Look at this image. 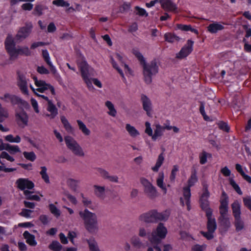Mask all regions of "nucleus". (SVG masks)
<instances>
[{"label":"nucleus","mask_w":251,"mask_h":251,"mask_svg":"<svg viewBox=\"0 0 251 251\" xmlns=\"http://www.w3.org/2000/svg\"><path fill=\"white\" fill-rule=\"evenodd\" d=\"M94 191L95 195L100 199H103L105 196V187L98 185L94 186Z\"/></svg>","instance_id":"obj_26"},{"label":"nucleus","mask_w":251,"mask_h":251,"mask_svg":"<svg viewBox=\"0 0 251 251\" xmlns=\"http://www.w3.org/2000/svg\"><path fill=\"white\" fill-rule=\"evenodd\" d=\"M139 220L146 224L156 223L155 210H152L141 214L139 217Z\"/></svg>","instance_id":"obj_18"},{"label":"nucleus","mask_w":251,"mask_h":251,"mask_svg":"<svg viewBox=\"0 0 251 251\" xmlns=\"http://www.w3.org/2000/svg\"><path fill=\"white\" fill-rule=\"evenodd\" d=\"M243 200L244 205L251 211V197H245Z\"/></svg>","instance_id":"obj_63"},{"label":"nucleus","mask_w":251,"mask_h":251,"mask_svg":"<svg viewBox=\"0 0 251 251\" xmlns=\"http://www.w3.org/2000/svg\"><path fill=\"white\" fill-rule=\"evenodd\" d=\"M52 4L58 7H68L66 10L68 12L75 11V9L73 7L70 6V3L65 0H54L52 1Z\"/></svg>","instance_id":"obj_27"},{"label":"nucleus","mask_w":251,"mask_h":251,"mask_svg":"<svg viewBox=\"0 0 251 251\" xmlns=\"http://www.w3.org/2000/svg\"><path fill=\"white\" fill-rule=\"evenodd\" d=\"M23 236L26 240V242L31 246H35L37 243L35 240V236L30 234L28 231H25L23 233Z\"/></svg>","instance_id":"obj_24"},{"label":"nucleus","mask_w":251,"mask_h":251,"mask_svg":"<svg viewBox=\"0 0 251 251\" xmlns=\"http://www.w3.org/2000/svg\"><path fill=\"white\" fill-rule=\"evenodd\" d=\"M13 95L10 94L9 93H5L3 96H1L0 97V99L6 102H9L11 101V98L12 97Z\"/></svg>","instance_id":"obj_64"},{"label":"nucleus","mask_w":251,"mask_h":251,"mask_svg":"<svg viewBox=\"0 0 251 251\" xmlns=\"http://www.w3.org/2000/svg\"><path fill=\"white\" fill-rule=\"evenodd\" d=\"M79 180L69 178L67 180V185L75 192H76L78 188Z\"/></svg>","instance_id":"obj_34"},{"label":"nucleus","mask_w":251,"mask_h":251,"mask_svg":"<svg viewBox=\"0 0 251 251\" xmlns=\"http://www.w3.org/2000/svg\"><path fill=\"white\" fill-rule=\"evenodd\" d=\"M80 196L82 198V202L84 206L86 207H90V205L92 204V201L91 199L85 197L83 193H81Z\"/></svg>","instance_id":"obj_55"},{"label":"nucleus","mask_w":251,"mask_h":251,"mask_svg":"<svg viewBox=\"0 0 251 251\" xmlns=\"http://www.w3.org/2000/svg\"><path fill=\"white\" fill-rule=\"evenodd\" d=\"M155 129L154 130V134L152 133L151 138L153 141L156 140L158 137L162 136L164 131V128L159 124H156L155 125Z\"/></svg>","instance_id":"obj_29"},{"label":"nucleus","mask_w":251,"mask_h":251,"mask_svg":"<svg viewBox=\"0 0 251 251\" xmlns=\"http://www.w3.org/2000/svg\"><path fill=\"white\" fill-rule=\"evenodd\" d=\"M105 105L108 109V114L112 117H115L117 114V111L114 104L110 101L107 100L105 102Z\"/></svg>","instance_id":"obj_33"},{"label":"nucleus","mask_w":251,"mask_h":251,"mask_svg":"<svg viewBox=\"0 0 251 251\" xmlns=\"http://www.w3.org/2000/svg\"><path fill=\"white\" fill-rule=\"evenodd\" d=\"M77 123L79 129L86 136H89L90 133V130L86 127V125L80 120H77Z\"/></svg>","instance_id":"obj_37"},{"label":"nucleus","mask_w":251,"mask_h":251,"mask_svg":"<svg viewBox=\"0 0 251 251\" xmlns=\"http://www.w3.org/2000/svg\"><path fill=\"white\" fill-rule=\"evenodd\" d=\"M0 157V158L6 159L10 162H14L15 161L14 157L10 155L9 153L6 151H2L1 153Z\"/></svg>","instance_id":"obj_58"},{"label":"nucleus","mask_w":251,"mask_h":251,"mask_svg":"<svg viewBox=\"0 0 251 251\" xmlns=\"http://www.w3.org/2000/svg\"><path fill=\"white\" fill-rule=\"evenodd\" d=\"M132 52L143 66L145 81L147 84L151 83L152 81V77L158 72V67L156 61L153 60L150 63L147 64L145 58L138 50L134 49Z\"/></svg>","instance_id":"obj_1"},{"label":"nucleus","mask_w":251,"mask_h":251,"mask_svg":"<svg viewBox=\"0 0 251 251\" xmlns=\"http://www.w3.org/2000/svg\"><path fill=\"white\" fill-rule=\"evenodd\" d=\"M78 214L87 231L94 233L99 230L98 217L96 213L85 208L84 210L79 211Z\"/></svg>","instance_id":"obj_3"},{"label":"nucleus","mask_w":251,"mask_h":251,"mask_svg":"<svg viewBox=\"0 0 251 251\" xmlns=\"http://www.w3.org/2000/svg\"><path fill=\"white\" fill-rule=\"evenodd\" d=\"M5 47L11 59H16L19 55L28 56L31 54V51L27 46L19 47L16 48L15 43L11 35L7 37L5 41Z\"/></svg>","instance_id":"obj_5"},{"label":"nucleus","mask_w":251,"mask_h":251,"mask_svg":"<svg viewBox=\"0 0 251 251\" xmlns=\"http://www.w3.org/2000/svg\"><path fill=\"white\" fill-rule=\"evenodd\" d=\"M61 121L63 125V126L66 129V130L70 133H72L74 131V129L72 126L70 125L68 120L66 118L65 116L61 117Z\"/></svg>","instance_id":"obj_38"},{"label":"nucleus","mask_w":251,"mask_h":251,"mask_svg":"<svg viewBox=\"0 0 251 251\" xmlns=\"http://www.w3.org/2000/svg\"><path fill=\"white\" fill-rule=\"evenodd\" d=\"M209 197V193L208 191L207 185H203V193L200 198V203L201 208L205 211L207 218V230L215 232L217 228V224L215 219L212 217V210L209 207L208 199Z\"/></svg>","instance_id":"obj_2"},{"label":"nucleus","mask_w":251,"mask_h":251,"mask_svg":"<svg viewBox=\"0 0 251 251\" xmlns=\"http://www.w3.org/2000/svg\"><path fill=\"white\" fill-rule=\"evenodd\" d=\"M77 65L81 72L82 77L87 84V87L89 89H93V86L92 84L91 78L90 76L93 75V69L83 59H82L80 61H78Z\"/></svg>","instance_id":"obj_7"},{"label":"nucleus","mask_w":251,"mask_h":251,"mask_svg":"<svg viewBox=\"0 0 251 251\" xmlns=\"http://www.w3.org/2000/svg\"><path fill=\"white\" fill-rule=\"evenodd\" d=\"M151 235V234H149V233L147 231V229L143 227H140L139 228L138 230V235L140 237H145L147 236H148V237H149V235Z\"/></svg>","instance_id":"obj_56"},{"label":"nucleus","mask_w":251,"mask_h":251,"mask_svg":"<svg viewBox=\"0 0 251 251\" xmlns=\"http://www.w3.org/2000/svg\"><path fill=\"white\" fill-rule=\"evenodd\" d=\"M64 141L67 148L71 151L74 154L81 157L85 156L83 150L74 138L70 136H66L64 138Z\"/></svg>","instance_id":"obj_10"},{"label":"nucleus","mask_w":251,"mask_h":251,"mask_svg":"<svg viewBox=\"0 0 251 251\" xmlns=\"http://www.w3.org/2000/svg\"><path fill=\"white\" fill-rule=\"evenodd\" d=\"M219 220L222 225L225 227L228 228L230 226L231 224L228 216L220 217Z\"/></svg>","instance_id":"obj_51"},{"label":"nucleus","mask_w":251,"mask_h":251,"mask_svg":"<svg viewBox=\"0 0 251 251\" xmlns=\"http://www.w3.org/2000/svg\"><path fill=\"white\" fill-rule=\"evenodd\" d=\"M10 102L13 105H18L25 107L28 105V103L26 101L15 95H13Z\"/></svg>","instance_id":"obj_30"},{"label":"nucleus","mask_w":251,"mask_h":251,"mask_svg":"<svg viewBox=\"0 0 251 251\" xmlns=\"http://www.w3.org/2000/svg\"><path fill=\"white\" fill-rule=\"evenodd\" d=\"M224 29V25L217 22L211 24L207 26V30L211 33H216Z\"/></svg>","instance_id":"obj_23"},{"label":"nucleus","mask_w":251,"mask_h":251,"mask_svg":"<svg viewBox=\"0 0 251 251\" xmlns=\"http://www.w3.org/2000/svg\"><path fill=\"white\" fill-rule=\"evenodd\" d=\"M164 38L166 41L170 43H173L179 40L178 36L171 33H166L164 35Z\"/></svg>","instance_id":"obj_46"},{"label":"nucleus","mask_w":251,"mask_h":251,"mask_svg":"<svg viewBox=\"0 0 251 251\" xmlns=\"http://www.w3.org/2000/svg\"><path fill=\"white\" fill-rule=\"evenodd\" d=\"M140 182L144 187L145 194L149 198L154 199L157 196L156 188L147 179L142 177L140 178Z\"/></svg>","instance_id":"obj_11"},{"label":"nucleus","mask_w":251,"mask_h":251,"mask_svg":"<svg viewBox=\"0 0 251 251\" xmlns=\"http://www.w3.org/2000/svg\"><path fill=\"white\" fill-rule=\"evenodd\" d=\"M9 117V113L8 110L2 107V105L0 103V123L4 121Z\"/></svg>","instance_id":"obj_41"},{"label":"nucleus","mask_w":251,"mask_h":251,"mask_svg":"<svg viewBox=\"0 0 251 251\" xmlns=\"http://www.w3.org/2000/svg\"><path fill=\"white\" fill-rule=\"evenodd\" d=\"M175 0H159L161 7L166 11H175L176 8V5L175 3Z\"/></svg>","instance_id":"obj_21"},{"label":"nucleus","mask_w":251,"mask_h":251,"mask_svg":"<svg viewBox=\"0 0 251 251\" xmlns=\"http://www.w3.org/2000/svg\"><path fill=\"white\" fill-rule=\"evenodd\" d=\"M230 184L232 186L233 188L236 191V192L240 195H242V192L240 189L239 185L236 183L234 179L232 178L229 179Z\"/></svg>","instance_id":"obj_53"},{"label":"nucleus","mask_w":251,"mask_h":251,"mask_svg":"<svg viewBox=\"0 0 251 251\" xmlns=\"http://www.w3.org/2000/svg\"><path fill=\"white\" fill-rule=\"evenodd\" d=\"M28 81L29 79L26 77L25 75L22 74H18L17 85L22 93L26 96L29 95L28 90Z\"/></svg>","instance_id":"obj_13"},{"label":"nucleus","mask_w":251,"mask_h":251,"mask_svg":"<svg viewBox=\"0 0 251 251\" xmlns=\"http://www.w3.org/2000/svg\"><path fill=\"white\" fill-rule=\"evenodd\" d=\"M211 157V154L203 151L199 154L200 163L201 164H204L207 162V159L208 157Z\"/></svg>","instance_id":"obj_49"},{"label":"nucleus","mask_w":251,"mask_h":251,"mask_svg":"<svg viewBox=\"0 0 251 251\" xmlns=\"http://www.w3.org/2000/svg\"><path fill=\"white\" fill-rule=\"evenodd\" d=\"M214 232L208 230L207 232H201V234L208 240H210L214 237Z\"/></svg>","instance_id":"obj_62"},{"label":"nucleus","mask_w":251,"mask_h":251,"mask_svg":"<svg viewBox=\"0 0 251 251\" xmlns=\"http://www.w3.org/2000/svg\"><path fill=\"white\" fill-rule=\"evenodd\" d=\"M90 251H100L97 242L93 238L87 240Z\"/></svg>","instance_id":"obj_36"},{"label":"nucleus","mask_w":251,"mask_h":251,"mask_svg":"<svg viewBox=\"0 0 251 251\" xmlns=\"http://www.w3.org/2000/svg\"><path fill=\"white\" fill-rule=\"evenodd\" d=\"M145 133L147 134L149 136H151L152 135V130L151 127V124L149 122H146L145 123Z\"/></svg>","instance_id":"obj_61"},{"label":"nucleus","mask_w":251,"mask_h":251,"mask_svg":"<svg viewBox=\"0 0 251 251\" xmlns=\"http://www.w3.org/2000/svg\"><path fill=\"white\" fill-rule=\"evenodd\" d=\"M47 110L50 114H45V116L49 117L50 119H54L58 114V110L52 101H49L47 106Z\"/></svg>","instance_id":"obj_22"},{"label":"nucleus","mask_w":251,"mask_h":251,"mask_svg":"<svg viewBox=\"0 0 251 251\" xmlns=\"http://www.w3.org/2000/svg\"><path fill=\"white\" fill-rule=\"evenodd\" d=\"M96 170L100 176L104 179H107L110 174L107 171L101 168H97Z\"/></svg>","instance_id":"obj_54"},{"label":"nucleus","mask_w":251,"mask_h":251,"mask_svg":"<svg viewBox=\"0 0 251 251\" xmlns=\"http://www.w3.org/2000/svg\"><path fill=\"white\" fill-rule=\"evenodd\" d=\"M164 160V157L163 155V153H160L158 157L155 166L151 167V170L154 172H157L159 170V168L162 165Z\"/></svg>","instance_id":"obj_35"},{"label":"nucleus","mask_w":251,"mask_h":251,"mask_svg":"<svg viewBox=\"0 0 251 251\" xmlns=\"http://www.w3.org/2000/svg\"><path fill=\"white\" fill-rule=\"evenodd\" d=\"M33 211L27 209H23L20 212V214L21 216L25 217L26 218H31V214Z\"/></svg>","instance_id":"obj_57"},{"label":"nucleus","mask_w":251,"mask_h":251,"mask_svg":"<svg viewBox=\"0 0 251 251\" xmlns=\"http://www.w3.org/2000/svg\"><path fill=\"white\" fill-rule=\"evenodd\" d=\"M164 173L160 172L156 180V183L157 185L162 190L164 193L166 194L167 190L165 184L164 183Z\"/></svg>","instance_id":"obj_32"},{"label":"nucleus","mask_w":251,"mask_h":251,"mask_svg":"<svg viewBox=\"0 0 251 251\" xmlns=\"http://www.w3.org/2000/svg\"><path fill=\"white\" fill-rule=\"evenodd\" d=\"M78 214L87 231L94 233L99 230L98 217L96 213L85 208L84 210L79 211Z\"/></svg>","instance_id":"obj_4"},{"label":"nucleus","mask_w":251,"mask_h":251,"mask_svg":"<svg viewBox=\"0 0 251 251\" xmlns=\"http://www.w3.org/2000/svg\"><path fill=\"white\" fill-rule=\"evenodd\" d=\"M33 79L37 88H34L31 84H30L29 87L34 94L38 93V92L43 94L50 91L52 95L55 94V89L51 85L46 83L44 80L38 79L36 76H33Z\"/></svg>","instance_id":"obj_9"},{"label":"nucleus","mask_w":251,"mask_h":251,"mask_svg":"<svg viewBox=\"0 0 251 251\" xmlns=\"http://www.w3.org/2000/svg\"><path fill=\"white\" fill-rule=\"evenodd\" d=\"M49 248L51 250L53 251H60L62 248V246L57 241H53L49 245Z\"/></svg>","instance_id":"obj_48"},{"label":"nucleus","mask_w":251,"mask_h":251,"mask_svg":"<svg viewBox=\"0 0 251 251\" xmlns=\"http://www.w3.org/2000/svg\"><path fill=\"white\" fill-rule=\"evenodd\" d=\"M23 155L25 158L32 162L34 161L36 158V155L33 151H24Z\"/></svg>","instance_id":"obj_52"},{"label":"nucleus","mask_w":251,"mask_h":251,"mask_svg":"<svg viewBox=\"0 0 251 251\" xmlns=\"http://www.w3.org/2000/svg\"><path fill=\"white\" fill-rule=\"evenodd\" d=\"M30 101H31V104L33 108L34 109L35 112L36 113H39L40 111H39L37 101L35 99H34L33 98H31L30 100Z\"/></svg>","instance_id":"obj_60"},{"label":"nucleus","mask_w":251,"mask_h":251,"mask_svg":"<svg viewBox=\"0 0 251 251\" xmlns=\"http://www.w3.org/2000/svg\"><path fill=\"white\" fill-rule=\"evenodd\" d=\"M193 41L188 40L186 44L176 54V57L182 59L187 56L193 50Z\"/></svg>","instance_id":"obj_17"},{"label":"nucleus","mask_w":251,"mask_h":251,"mask_svg":"<svg viewBox=\"0 0 251 251\" xmlns=\"http://www.w3.org/2000/svg\"><path fill=\"white\" fill-rule=\"evenodd\" d=\"M125 128L129 135L132 138H135L140 135L139 131L129 124H126Z\"/></svg>","instance_id":"obj_31"},{"label":"nucleus","mask_w":251,"mask_h":251,"mask_svg":"<svg viewBox=\"0 0 251 251\" xmlns=\"http://www.w3.org/2000/svg\"><path fill=\"white\" fill-rule=\"evenodd\" d=\"M49 207L50 212L54 215L55 217H58L60 216L61 212L60 210L56 207V206L52 203L50 204Z\"/></svg>","instance_id":"obj_50"},{"label":"nucleus","mask_w":251,"mask_h":251,"mask_svg":"<svg viewBox=\"0 0 251 251\" xmlns=\"http://www.w3.org/2000/svg\"><path fill=\"white\" fill-rule=\"evenodd\" d=\"M197 181V173L195 171L191 174L188 180V186L184 187L183 189V197L180 198V201L182 205L184 206L185 204L187 205L188 210H190V197L191 195L190 187L194 185Z\"/></svg>","instance_id":"obj_6"},{"label":"nucleus","mask_w":251,"mask_h":251,"mask_svg":"<svg viewBox=\"0 0 251 251\" xmlns=\"http://www.w3.org/2000/svg\"><path fill=\"white\" fill-rule=\"evenodd\" d=\"M41 171L40 174L42 178L44 180L46 183H50V178L47 173V169L45 166L41 167Z\"/></svg>","instance_id":"obj_45"},{"label":"nucleus","mask_w":251,"mask_h":251,"mask_svg":"<svg viewBox=\"0 0 251 251\" xmlns=\"http://www.w3.org/2000/svg\"><path fill=\"white\" fill-rule=\"evenodd\" d=\"M170 214V212L168 210H166L162 212H158L156 210H155L156 222L157 223L158 221H167L169 218Z\"/></svg>","instance_id":"obj_25"},{"label":"nucleus","mask_w":251,"mask_h":251,"mask_svg":"<svg viewBox=\"0 0 251 251\" xmlns=\"http://www.w3.org/2000/svg\"><path fill=\"white\" fill-rule=\"evenodd\" d=\"M7 151L11 154H14L16 153L21 152V150L18 146L12 145L8 144Z\"/></svg>","instance_id":"obj_47"},{"label":"nucleus","mask_w":251,"mask_h":251,"mask_svg":"<svg viewBox=\"0 0 251 251\" xmlns=\"http://www.w3.org/2000/svg\"><path fill=\"white\" fill-rule=\"evenodd\" d=\"M24 194L26 199L36 201H40V198L39 196L37 195H34L33 192L30 191L29 190L24 192Z\"/></svg>","instance_id":"obj_42"},{"label":"nucleus","mask_w":251,"mask_h":251,"mask_svg":"<svg viewBox=\"0 0 251 251\" xmlns=\"http://www.w3.org/2000/svg\"><path fill=\"white\" fill-rule=\"evenodd\" d=\"M15 183L18 188L24 192L32 189L34 187V183L28 178H25L18 179Z\"/></svg>","instance_id":"obj_15"},{"label":"nucleus","mask_w":251,"mask_h":251,"mask_svg":"<svg viewBox=\"0 0 251 251\" xmlns=\"http://www.w3.org/2000/svg\"><path fill=\"white\" fill-rule=\"evenodd\" d=\"M234 225L237 231L242 230L244 228V223L241 217L234 218Z\"/></svg>","instance_id":"obj_43"},{"label":"nucleus","mask_w":251,"mask_h":251,"mask_svg":"<svg viewBox=\"0 0 251 251\" xmlns=\"http://www.w3.org/2000/svg\"><path fill=\"white\" fill-rule=\"evenodd\" d=\"M231 208L234 218L241 217V204L238 201H235L232 203Z\"/></svg>","instance_id":"obj_28"},{"label":"nucleus","mask_w":251,"mask_h":251,"mask_svg":"<svg viewBox=\"0 0 251 251\" xmlns=\"http://www.w3.org/2000/svg\"><path fill=\"white\" fill-rule=\"evenodd\" d=\"M176 27L177 29H180L182 31H191V32L195 33L196 34L198 33V30L196 29L192 28L190 25L177 24Z\"/></svg>","instance_id":"obj_40"},{"label":"nucleus","mask_w":251,"mask_h":251,"mask_svg":"<svg viewBox=\"0 0 251 251\" xmlns=\"http://www.w3.org/2000/svg\"><path fill=\"white\" fill-rule=\"evenodd\" d=\"M5 141L10 143H19L21 139L20 136L16 135L15 137L12 134H9L4 137Z\"/></svg>","instance_id":"obj_44"},{"label":"nucleus","mask_w":251,"mask_h":251,"mask_svg":"<svg viewBox=\"0 0 251 251\" xmlns=\"http://www.w3.org/2000/svg\"><path fill=\"white\" fill-rule=\"evenodd\" d=\"M130 242L135 248H140L144 247V244L137 236H133L130 239Z\"/></svg>","instance_id":"obj_39"},{"label":"nucleus","mask_w":251,"mask_h":251,"mask_svg":"<svg viewBox=\"0 0 251 251\" xmlns=\"http://www.w3.org/2000/svg\"><path fill=\"white\" fill-rule=\"evenodd\" d=\"M15 119L19 126L24 128L28 125V116L23 109L17 110L15 112Z\"/></svg>","instance_id":"obj_14"},{"label":"nucleus","mask_w":251,"mask_h":251,"mask_svg":"<svg viewBox=\"0 0 251 251\" xmlns=\"http://www.w3.org/2000/svg\"><path fill=\"white\" fill-rule=\"evenodd\" d=\"M45 8L42 5H36L34 10V14L39 16L42 15L43 14V11Z\"/></svg>","instance_id":"obj_59"},{"label":"nucleus","mask_w":251,"mask_h":251,"mask_svg":"<svg viewBox=\"0 0 251 251\" xmlns=\"http://www.w3.org/2000/svg\"><path fill=\"white\" fill-rule=\"evenodd\" d=\"M167 229L163 224L159 223L154 229L151 235H149L148 239L154 245L159 244L161 240L166 237Z\"/></svg>","instance_id":"obj_8"},{"label":"nucleus","mask_w":251,"mask_h":251,"mask_svg":"<svg viewBox=\"0 0 251 251\" xmlns=\"http://www.w3.org/2000/svg\"><path fill=\"white\" fill-rule=\"evenodd\" d=\"M32 25L31 24L26 25L25 26L21 27L18 31L16 39L17 40L22 41L27 37L31 32Z\"/></svg>","instance_id":"obj_19"},{"label":"nucleus","mask_w":251,"mask_h":251,"mask_svg":"<svg viewBox=\"0 0 251 251\" xmlns=\"http://www.w3.org/2000/svg\"><path fill=\"white\" fill-rule=\"evenodd\" d=\"M223 195H225V197L221 201V204L220 206L219 210L220 216L223 217L228 216V197L226 195L225 192L223 193Z\"/></svg>","instance_id":"obj_20"},{"label":"nucleus","mask_w":251,"mask_h":251,"mask_svg":"<svg viewBox=\"0 0 251 251\" xmlns=\"http://www.w3.org/2000/svg\"><path fill=\"white\" fill-rule=\"evenodd\" d=\"M42 56L45 61L49 66L51 73L54 75V77L59 83L61 84L62 82V79L60 75L57 72L56 67L51 62L49 53L47 50H42Z\"/></svg>","instance_id":"obj_12"},{"label":"nucleus","mask_w":251,"mask_h":251,"mask_svg":"<svg viewBox=\"0 0 251 251\" xmlns=\"http://www.w3.org/2000/svg\"><path fill=\"white\" fill-rule=\"evenodd\" d=\"M141 101L143 108L146 111L147 115L150 117H152V104L150 99L146 95L142 94Z\"/></svg>","instance_id":"obj_16"}]
</instances>
